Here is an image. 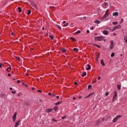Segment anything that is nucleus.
I'll use <instances>...</instances> for the list:
<instances>
[{"mask_svg":"<svg viewBox=\"0 0 127 127\" xmlns=\"http://www.w3.org/2000/svg\"><path fill=\"white\" fill-rule=\"evenodd\" d=\"M28 1L29 2H30L31 5H32V6H33V7L35 9H38V8H37V6H36V3H35L34 1H33L31 0H29Z\"/></svg>","mask_w":127,"mask_h":127,"instance_id":"f257e3e1","label":"nucleus"},{"mask_svg":"<svg viewBox=\"0 0 127 127\" xmlns=\"http://www.w3.org/2000/svg\"><path fill=\"white\" fill-rule=\"evenodd\" d=\"M122 118V116L121 115H118L117 117H116L113 120V123H116L119 119H121Z\"/></svg>","mask_w":127,"mask_h":127,"instance_id":"f03ea898","label":"nucleus"},{"mask_svg":"<svg viewBox=\"0 0 127 127\" xmlns=\"http://www.w3.org/2000/svg\"><path fill=\"white\" fill-rule=\"evenodd\" d=\"M104 39V37H95V40H97V41H102V40Z\"/></svg>","mask_w":127,"mask_h":127,"instance_id":"7ed1b4c3","label":"nucleus"},{"mask_svg":"<svg viewBox=\"0 0 127 127\" xmlns=\"http://www.w3.org/2000/svg\"><path fill=\"white\" fill-rule=\"evenodd\" d=\"M12 119H13V123H15V120H16V112H15L13 117H12Z\"/></svg>","mask_w":127,"mask_h":127,"instance_id":"20e7f679","label":"nucleus"},{"mask_svg":"<svg viewBox=\"0 0 127 127\" xmlns=\"http://www.w3.org/2000/svg\"><path fill=\"white\" fill-rule=\"evenodd\" d=\"M103 34H104V35H108L109 33H110V31H108L107 30H104L103 31Z\"/></svg>","mask_w":127,"mask_h":127,"instance_id":"39448f33","label":"nucleus"},{"mask_svg":"<svg viewBox=\"0 0 127 127\" xmlns=\"http://www.w3.org/2000/svg\"><path fill=\"white\" fill-rule=\"evenodd\" d=\"M19 123H20V120H19L18 121H16L15 123V126L14 127H18V125H19Z\"/></svg>","mask_w":127,"mask_h":127,"instance_id":"423d86ee","label":"nucleus"},{"mask_svg":"<svg viewBox=\"0 0 127 127\" xmlns=\"http://www.w3.org/2000/svg\"><path fill=\"white\" fill-rule=\"evenodd\" d=\"M52 111H53V109H47L46 112V113H48V114H49V113H51V112H52Z\"/></svg>","mask_w":127,"mask_h":127,"instance_id":"0eeeda50","label":"nucleus"},{"mask_svg":"<svg viewBox=\"0 0 127 127\" xmlns=\"http://www.w3.org/2000/svg\"><path fill=\"white\" fill-rule=\"evenodd\" d=\"M121 27H122V26L121 25H119L118 26L114 27V28L116 30V29H119V28H121Z\"/></svg>","mask_w":127,"mask_h":127,"instance_id":"6e6552de","label":"nucleus"},{"mask_svg":"<svg viewBox=\"0 0 127 127\" xmlns=\"http://www.w3.org/2000/svg\"><path fill=\"white\" fill-rule=\"evenodd\" d=\"M95 94V93L92 92L91 93H90V94H89L87 96H85L84 97V99H86L87 98H89V97H91V96H92V95H94Z\"/></svg>","mask_w":127,"mask_h":127,"instance_id":"1a4fd4ad","label":"nucleus"},{"mask_svg":"<svg viewBox=\"0 0 127 127\" xmlns=\"http://www.w3.org/2000/svg\"><path fill=\"white\" fill-rule=\"evenodd\" d=\"M108 15H109V14L105 13L103 15L102 19H105V18H107V17L108 16Z\"/></svg>","mask_w":127,"mask_h":127,"instance_id":"9d476101","label":"nucleus"},{"mask_svg":"<svg viewBox=\"0 0 127 127\" xmlns=\"http://www.w3.org/2000/svg\"><path fill=\"white\" fill-rule=\"evenodd\" d=\"M113 16H118L119 15V12H115L113 13Z\"/></svg>","mask_w":127,"mask_h":127,"instance_id":"9b49d317","label":"nucleus"},{"mask_svg":"<svg viewBox=\"0 0 127 127\" xmlns=\"http://www.w3.org/2000/svg\"><path fill=\"white\" fill-rule=\"evenodd\" d=\"M114 96H113L114 98H117L118 97V93H117V91H114Z\"/></svg>","mask_w":127,"mask_h":127,"instance_id":"f8f14e48","label":"nucleus"},{"mask_svg":"<svg viewBox=\"0 0 127 127\" xmlns=\"http://www.w3.org/2000/svg\"><path fill=\"white\" fill-rule=\"evenodd\" d=\"M101 64L102 65V66H105L106 64H105V63L104 62V60L102 59L101 60Z\"/></svg>","mask_w":127,"mask_h":127,"instance_id":"ddd939ff","label":"nucleus"},{"mask_svg":"<svg viewBox=\"0 0 127 127\" xmlns=\"http://www.w3.org/2000/svg\"><path fill=\"white\" fill-rule=\"evenodd\" d=\"M61 51L63 53H65V52H66V49H64V48H62V49H61Z\"/></svg>","mask_w":127,"mask_h":127,"instance_id":"4468645a","label":"nucleus"},{"mask_svg":"<svg viewBox=\"0 0 127 127\" xmlns=\"http://www.w3.org/2000/svg\"><path fill=\"white\" fill-rule=\"evenodd\" d=\"M62 103H63L62 101H58V102H57V103H55V105H56V106H57V105H61V104Z\"/></svg>","mask_w":127,"mask_h":127,"instance_id":"2eb2a0df","label":"nucleus"},{"mask_svg":"<svg viewBox=\"0 0 127 127\" xmlns=\"http://www.w3.org/2000/svg\"><path fill=\"white\" fill-rule=\"evenodd\" d=\"M94 23H97V24H99V23H101V21L99 20H95Z\"/></svg>","mask_w":127,"mask_h":127,"instance_id":"dca6fc26","label":"nucleus"},{"mask_svg":"<svg viewBox=\"0 0 127 127\" xmlns=\"http://www.w3.org/2000/svg\"><path fill=\"white\" fill-rule=\"evenodd\" d=\"M100 58V53H98V55H97V57L96 58V60L98 61V59Z\"/></svg>","mask_w":127,"mask_h":127,"instance_id":"f3484780","label":"nucleus"},{"mask_svg":"<svg viewBox=\"0 0 127 127\" xmlns=\"http://www.w3.org/2000/svg\"><path fill=\"white\" fill-rule=\"evenodd\" d=\"M87 66H88V67L86 68V70H91V65L90 64H88Z\"/></svg>","mask_w":127,"mask_h":127,"instance_id":"a211bd4d","label":"nucleus"},{"mask_svg":"<svg viewBox=\"0 0 127 127\" xmlns=\"http://www.w3.org/2000/svg\"><path fill=\"white\" fill-rule=\"evenodd\" d=\"M54 110V111H55V112H57L58 110V106H55Z\"/></svg>","mask_w":127,"mask_h":127,"instance_id":"6ab92c4d","label":"nucleus"},{"mask_svg":"<svg viewBox=\"0 0 127 127\" xmlns=\"http://www.w3.org/2000/svg\"><path fill=\"white\" fill-rule=\"evenodd\" d=\"M79 33H81V31L78 30L77 32H76L75 33L73 34L75 35V34H79Z\"/></svg>","mask_w":127,"mask_h":127,"instance_id":"aec40b11","label":"nucleus"},{"mask_svg":"<svg viewBox=\"0 0 127 127\" xmlns=\"http://www.w3.org/2000/svg\"><path fill=\"white\" fill-rule=\"evenodd\" d=\"M11 66H10V65H9V67H8L7 68V71H8V72H10V70H11Z\"/></svg>","mask_w":127,"mask_h":127,"instance_id":"412c9836","label":"nucleus"},{"mask_svg":"<svg viewBox=\"0 0 127 127\" xmlns=\"http://www.w3.org/2000/svg\"><path fill=\"white\" fill-rule=\"evenodd\" d=\"M73 51H74V52H78L79 50H78L77 48H74L73 49Z\"/></svg>","mask_w":127,"mask_h":127,"instance_id":"4be33fe9","label":"nucleus"},{"mask_svg":"<svg viewBox=\"0 0 127 127\" xmlns=\"http://www.w3.org/2000/svg\"><path fill=\"white\" fill-rule=\"evenodd\" d=\"M18 12H21V11H22V10L21 9V8L20 7H18Z\"/></svg>","mask_w":127,"mask_h":127,"instance_id":"5701e85b","label":"nucleus"},{"mask_svg":"<svg viewBox=\"0 0 127 127\" xmlns=\"http://www.w3.org/2000/svg\"><path fill=\"white\" fill-rule=\"evenodd\" d=\"M93 46H96V47H98V48H101V46H100L99 45H98L96 44H93Z\"/></svg>","mask_w":127,"mask_h":127,"instance_id":"b1692460","label":"nucleus"},{"mask_svg":"<svg viewBox=\"0 0 127 127\" xmlns=\"http://www.w3.org/2000/svg\"><path fill=\"white\" fill-rule=\"evenodd\" d=\"M121 87H122L121 85H120L119 84H117L118 90H121Z\"/></svg>","mask_w":127,"mask_h":127,"instance_id":"393cba45","label":"nucleus"},{"mask_svg":"<svg viewBox=\"0 0 127 127\" xmlns=\"http://www.w3.org/2000/svg\"><path fill=\"white\" fill-rule=\"evenodd\" d=\"M70 39H71V40H72V41H76V39H75V38H73V37H70Z\"/></svg>","mask_w":127,"mask_h":127,"instance_id":"a878e982","label":"nucleus"},{"mask_svg":"<svg viewBox=\"0 0 127 127\" xmlns=\"http://www.w3.org/2000/svg\"><path fill=\"white\" fill-rule=\"evenodd\" d=\"M87 75V72L85 71L83 72V74L82 75V77H85Z\"/></svg>","mask_w":127,"mask_h":127,"instance_id":"bb28decb","label":"nucleus"},{"mask_svg":"<svg viewBox=\"0 0 127 127\" xmlns=\"http://www.w3.org/2000/svg\"><path fill=\"white\" fill-rule=\"evenodd\" d=\"M99 125H100V121L99 120H97V123L96 124V126H99Z\"/></svg>","mask_w":127,"mask_h":127,"instance_id":"cd10ccee","label":"nucleus"},{"mask_svg":"<svg viewBox=\"0 0 127 127\" xmlns=\"http://www.w3.org/2000/svg\"><path fill=\"white\" fill-rule=\"evenodd\" d=\"M31 13V10H28V13H27V15H29V14H30Z\"/></svg>","mask_w":127,"mask_h":127,"instance_id":"c85d7f7f","label":"nucleus"},{"mask_svg":"<svg viewBox=\"0 0 127 127\" xmlns=\"http://www.w3.org/2000/svg\"><path fill=\"white\" fill-rule=\"evenodd\" d=\"M4 96H5V95L3 93H1L0 94V96L1 98H2L3 97H4Z\"/></svg>","mask_w":127,"mask_h":127,"instance_id":"c756f323","label":"nucleus"},{"mask_svg":"<svg viewBox=\"0 0 127 127\" xmlns=\"http://www.w3.org/2000/svg\"><path fill=\"white\" fill-rule=\"evenodd\" d=\"M124 40L126 43H127V36L124 37Z\"/></svg>","mask_w":127,"mask_h":127,"instance_id":"7c9ffc66","label":"nucleus"},{"mask_svg":"<svg viewBox=\"0 0 127 127\" xmlns=\"http://www.w3.org/2000/svg\"><path fill=\"white\" fill-rule=\"evenodd\" d=\"M112 23H113V24H114V25H116L118 24V21L113 22Z\"/></svg>","mask_w":127,"mask_h":127,"instance_id":"2f4dec72","label":"nucleus"},{"mask_svg":"<svg viewBox=\"0 0 127 127\" xmlns=\"http://www.w3.org/2000/svg\"><path fill=\"white\" fill-rule=\"evenodd\" d=\"M15 59H16V60H17L18 61H19V60H20V58L18 57H15Z\"/></svg>","mask_w":127,"mask_h":127,"instance_id":"473e14b6","label":"nucleus"},{"mask_svg":"<svg viewBox=\"0 0 127 127\" xmlns=\"http://www.w3.org/2000/svg\"><path fill=\"white\" fill-rule=\"evenodd\" d=\"M91 88H92V85L91 84L88 85V89L90 90V89H91Z\"/></svg>","mask_w":127,"mask_h":127,"instance_id":"72a5a7b5","label":"nucleus"},{"mask_svg":"<svg viewBox=\"0 0 127 127\" xmlns=\"http://www.w3.org/2000/svg\"><path fill=\"white\" fill-rule=\"evenodd\" d=\"M57 26L59 28V29H60V30L62 29V28H61V26H59V25H57Z\"/></svg>","mask_w":127,"mask_h":127,"instance_id":"f704fd0d","label":"nucleus"},{"mask_svg":"<svg viewBox=\"0 0 127 127\" xmlns=\"http://www.w3.org/2000/svg\"><path fill=\"white\" fill-rule=\"evenodd\" d=\"M110 95V92H107L105 94V96H106V97H108V95Z\"/></svg>","mask_w":127,"mask_h":127,"instance_id":"c9c22d12","label":"nucleus"},{"mask_svg":"<svg viewBox=\"0 0 127 127\" xmlns=\"http://www.w3.org/2000/svg\"><path fill=\"white\" fill-rule=\"evenodd\" d=\"M115 56V53H112L111 55V57H114Z\"/></svg>","mask_w":127,"mask_h":127,"instance_id":"e433bc0d","label":"nucleus"},{"mask_svg":"<svg viewBox=\"0 0 127 127\" xmlns=\"http://www.w3.org/2000/svg\"><path fill=\"white\" fill-rule=\"evenodd\" d=\"M25 104H26V106H29V105H30V104L29 103V102H26Z\"/></svg>","mask_w":127,"mask_h":127,"instance_id":"4c0bfd02","label":"nucleus"},{"mask_svg":"<svg viewBox=\"0 0 127 127\" xmlns=\"http://www.w3.org/2000/svg\"><path fill=\"white\" fill-rule=\"evenodd\" d=\"M50 38H51L52 39H53L54 38V37H53V36L50 35Z\"/></svg>","mask_w":127,"mask_h":127,"instance_id":"58836bf2","label":"nucleus"},{"mask_svg":"<svg viewBox=\"0 0 127 127\" xmlns=\"http://www.w3.org/2000/svg\"><path fill=\"white\" fill-rule=\"evenodd\" d=\"M110 48H111V49H114V46L111 45L110 46Z\"/></svg>","mask_w":127,"mask_h":127,"instance_id":"ea45409f","label":"nucleus"},{"mask_svg":"<svg viewBox=\"0 0 127 127\" xmlns=\"http://www.w3.org/2000/svg\"><path fill=\"white\" fill-rule=\"evenodd\" d=\"M1 65H2V66H3V64H2V63H0V68H2V66Z\"/></svg>","mask_w":127,"mask_h":127,"instance_id":"a19ab883","label":"nucleus"},{"mask_svg":"<svg viewBox=\"0 0 127 127\" xmlns=\"http://www.w3.org/2000/svg\"><path fill=\"white\" fill-rule=\"evenodd\" d=\"M111 45L114 46V41H111Z\"/></svg>","mask_w":127,"mask_h":127,"instance_id":"79ce46f5","label":"nucleus"},{"mask_svg":"<svg viewBox=\"0 0 127 127\" xmlns=\"http://www.w3.org/2000/svg\"><path fill=\"white\" fill-rule=\"evenodd\" d=\"M11 93H12V94H16V91H11Z\"/></svg>","mask_w":127,"mask_h":127,"instance_id":"37998d69","label":"nucleus"},{"mask_svg":"<svg viewBox=\"0 0 127 127\" xmlns=\"http://www.w3.org/2000/svg\"><path fill=\"white\" fill-rule=\"evenodd\" d=\"M55 7L54 6H52L50 7V8H51L52 9H53Z\"/></svg>","mask_w":127,"mask_h":127,"instance_id":"c03bdc74","label":"nucleus"},{"mask_svg":"<svg viewBox=\"0 0 127 127\" xmlns=\"http://www.w3.org/2000/svg\"><path fill=\"white\" fill-rule=\"evenodd\" d=\"M64 27H66V26H68V23H66V24H65V25H64Z\"/></svg>","mask_w":127,"mask_h":127,"instance_id":"a18cd8bd","label":"nucleus"},{"mask_svg":"<svg viewBox=\"0 0 127 127\" xmlns=\"http://www.w3.org/2000/svg\"><path fill=\"white\" fill-rule=\"evenodd\" d=\"M37 92H38L39 93H42V91H41L40 90H37Z\"/></svg>","mask_w":127,"mask_h":127,"instance_id":"49530a36","label":"nucleus"},{"mask_svg":"<svg viewBox=\"0 0 127 127\" xmlns=\"http://www.w3.org/2000/svg\"><path fill=\"white\" fill-rule=\"evenodd\" d=\"M52 121H53V122H57V121L56 120H55V119H53Z\"/></svg>","mask_w":127,"mask_h":127,"instance_id":"de8ad7c7","label":"nucleus"},{"mask_svg":"<svg viewBox=\"0 0 127 127\" xmlns=\"http://www.w3.org/2000/svg\"><path fill=\"white\" fill-rule=\"evenodd\" d=\"M108 11H109V9H107V10H106L105 13H106V14H109V13H108Z\"/></svg>","mask_w":127,"mask_h":127,"instance_id":"09e8293b","label":"nucleus"},{"mask_svg":"<svg viewBox=\"0 0 127 127\" xmlns=\"http://www.w3.org/2000/svg\"><path fill=\"white\" fill-rule=\"evenodd\" d=\"M94 27H91V28H90V29L91 30H94Z\"/></svg>","mask_w":127,"mask_h":127,"instance_id":"8fccbe9b","label":"nucleus"},{"mask_svg":"<svg viewBox=\"0 0 127 127\" xmlns=\"http://www.w3.org/2000/svg\"><path fill=\"white\" fill-rule=\"evenodd\" d=\"M65 118L66 116L62 118V120H65Z\"/></svg>","mask_w":127,"mask_h":127,"instance_id":"3c124183","label":"nucleus"},{"mask_svg":"<svg viewBox=\"0 0 127 127\" xmlns=\"http://www.w3.org/2000/svg\"><path fill=\"white\" fill-rule=\"evenodd\" d=\"M106 29H109V30H110V31H111V30H112V29H111V28H105Z\"/></svg>","mask_w":127,"mask_h":127,"instance_id":"603ef678","label":"nucleus"},{"mask_svg":"<svg viewBox=\"0 0 127 127\" xmlns=\"http://www.w3.org/2000/svg\"><path fill=\"white\" fill-rule=\"evenodd\" d=\"M112 30V32H114V31H115V30H116L115 29V28H114V29H113L112 30Z\"/></svg>","mask_w":127,"mask_h":127,"instance_id":"864d4df0","label":"nucleus"},{"mask_svg":"<svg viewBox=\"0 0 127 127\" xmlns=\"http://www.w3.org/2000/svg\"><path fill=\"white\" fill-rule=\"evenodd\" d=\"M86 32H87V33H90V31H89V30H87L86 31Z\"/></svg>","mask_w":127,"mask_h":127,"instance_id":"5fc2aeb1","label":"nucleus"},{"mask_svg":"<svg viewBox=\"0 0 127 127\" xmlns=\"http://www.w3.org/2000/svg\"><path fill=\"white\" fill-rule=\"evenodd\" d=\"M112 102H115V98H114V97H113V98L112 99Z\"/></svg>","mask_w":127,"mask_h":127,"instance_id":"6e6d98bb","label":"nucleus"},{"mask_svg":"<svg viewBox=\"0 0 127 127\" xmlns=\"http://www.w3.org/2000/svg\"><path fill=\"white\" fill-rule=\"evenodd\" d=\"M17 83H20V80H18L17 81Z\"/></svg>","mask_w":127,"mask_h":127,"instance_id":"4d7b16f0","label":"nucleus"},{"mask_svg":"<svg viewBox=\"0 0 127 127\" xmlns=\"http://www.w3.org/2000/svg\"><path fill=\"white\" fill-rule=\"evenodd\" d=\"M104 4L105 5H107L108 4V3H107V2H104Z\"/></svg>","mask_w":127,"mask_h":127,"instance_id":"13d9d810","label":"nucleus"},{"mask_svg":"<svg viewBox=\"0 0 127 127\" xmlns=\"http://www.w3.org/2000/svg\"><path fill=\"white\" fill-rule=\"evenodd\" d=\"M98 80H101V76H99V77H98Z\"/></svg>","mask_w":127,"mask_h":127,"instance_id":"bf43d9fd","label":"nucleus"},{"mask_svg":"<svg viewBox=\"0 0 127 127\" xmlns=\"http://www.w3.org/2000/svg\"><path fill=\"white\" fill-rule=\"evenodd\" d=\"M52 94V93H48V95H49V96H51Z\"/></svg>","mask_w":127,"mask_h":127,"instance_id":"052dcab7","label":"nucleus"},{"mask_svg":"<svg viewBox=\"0 0 127 127\" xmlns=\"http://www.w3.org/2000/svg\"><path fill=\"white\" fill-rule=\"evenodd\" d=\"M74 85H78V83H77L76 82H74Z\"/></svg>","mask_w":127,"mask_h":127,"instance_id":"680f3d73","label":"nucleus"},{"mask_svg":"<svg viewBox=\"0 0 127 127\" xmlns=\"http://www.w3.org/2000/svg\"><path fill=\"white\" fill-rule=\"evenodd\" d=\"M123 21H124V19L123 18H121V23L123 22Z\"/></svg>","mask_w":127,"mask_h":127,"instance_id":"e2e57ef3","label":"nucleus"},{"mask_svg":"<svg viewBox=\"0 0 127 127\" xmlns=\"http://www.w3.org/2000/svg\"><path fill=\"white\" fill-rule=\"evenodd\" d=\"M8 77H10V76H11L10 73H8Z\"/></svg>","mask_w":127,"mask_h":127,"instance_id":"0e129e2a","label":"nucleus"},{"mask_svg":"<svg viewBox=\"0 0 127 127\" xmlns=\"http://www.w3.org/2000/svg\"><path fill=\"white\" fill-rule=\"evenodd\" d=\"M9 90H10V91H11V90H12V87H10V88H9Z\"/></svg>","mask_w":127,"mask_h":127,"instance_id":"69168bd1","label":"nucleus"},{"mask_svg":"<svg viewBox=\"0 0 127 127\" xmlns=\"http://www.w3.org/2000/svg\"><path fill=\"white\" fill-rule=\"evenodd\" d=\"M35 89V88L34 87L32 88V90H34Z\"/></svg>","mask_w":127,"mask_h":127,"instance_id":"338daca9","label":"nucleus"},{"mask_svg":"<svg viewBox=\"0 0 127 127\" xmlns=\"http://www.w3.org/2000/svg\"><path fill=\"white\" fill-rule=\"evenodd\" d=\"M25 87H28V85H27V84H25Z\"/></svg>","mask_w":127,"mask_h":127,"instance_id":"774afa93","label":"nucleus"}]
</instances>
